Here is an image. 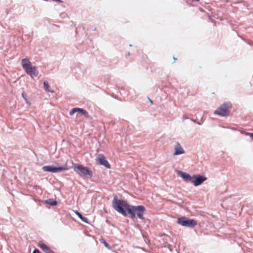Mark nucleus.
<instances>
[{"label": "nucleus", "mask_w": 253, "mask_h": 253, "mask_svg": "<svg viewBox=\"0 0 253 253\" xmlns=\"http://www.w3.org/2000/svg\"><path fill=\"white\" fill-rule=\"evenodd\" d=\"M112 205L116 211L125 216H126L129 213H132L131 211L132 206L129 205L126 201L118 199L117 195L114 196Z\"/></svg>", "instance_id": "1"}, {"label": "nucleus", "mask_w": 253, "mask_h": 253, "mask_svg": "<svg viewBox=\"0 0 253 253\" xmlns=\"http://www.w3.org/2000/svg\"><path fill=\"white\" fill-rule=\"evenodd\" d=\"M22 67L25 70L26 73L32 78L38 75L39 72L36 66L32 65L31 62L26 58H24L21 61Z\"/></svg>", "instance_id": "2"}, {"label": "nucleus", "mask_w": 253, "mask_h": 253, "mask_svg": "<svg viewBox=\"0 0 253 253\" xmlns=\"http://www.w3.org/2000/svg\"><path fill=\"white\" fill-rule=\"evenodd\" d=\"M131 211L132 213H129L132 219H134L136 217L135 213L137 216L141 219H144L143 216L144 213L146 212V210L143 206H132L131 208Z\"/></svg>", "instance_id": "3"}, {"label": "nucleus", "mask_w": 253, "mask_h": 253, "mask_svg": "<svg viewBox=\"0 0 253 253\" xmlns=\"http://www.w3.org/2000/svg\"><path fill=\"white\" fill-rule=\"evenodd\" d=\"M74 171L82 177L91 178L92 176V171L89 169L83 167L82 165L74 164Z\"/></svg>", "instance_id": "4"}, {"label": "nucleus", "mask_w": 253, "mask_h": 253, "mask_svg": "<svg viewBox=\"0 0 253 253\" xmlns=\"http://www.w3.org/2000/svg\"><path fill=\"white\" fill-rule=\"evenodd\" d=\"M177 222L181 226L188 227H193L197 224L196 220L184 216L178 218Z\"/></svg>", "instance_id": "5"}, {"label": "nucleus", "mask_w": 253, "mask_h": 253, "mask_svg": "<svg viewBox=\"0 0 253 253\" xmlns=\"http://www.w3.org/2000/svg\"><path fill=\"white\" fill-rule=\"evenodd\" d=\"M231 105L230 103H224L217 110L214 111V114L222 116H227L230 112Z\"/></svg>", "instance_id": "6"}, {"label": "nucleus", "mask_w": 253, "mask_h": 253, "mask_svg": "<svg viewBox=\"0 0 253 253\" xmlns=\"http://www.w3.org/2000/svg\"><path fill=\"white\" fill-rule=\"evenodd\" d=\"M42 169L44 171L52 173H58L68 169L66 167H55L53 166H45L42 168Z\"/></svg>", "instance_id": "7"}, {"label": "nucleus", "mask_w": 253, "mask_h": 253, "mask_svg": "<svg viewBox=\"0 0 253 253\" xmlns=\"http://www.w3.org/2000/svg\"><path fill=\"white\" fill-rule=\"evenodd\" d=\"M207 179L206 177L201 175H193L192 183L195 186H198Z\"/></svg>", "instance_id": "8"}, {"label": "nucleus", "mask_w": 253, "mask_h": 253, "mask_svg": "<svg viewBox=\"0 0 253 253\" xmlns=\"http://www.w3.org/2000/svg\"><path fill=\"white\" fill-rule=\"evenodd\" d=\"M96 162L101 165L104 166L107 169L110 168V165L107 160H106L105 157L101 154L97 155L96 158Z\"/></svg>", "instance_id": "9"}, {"label": "nucleus", "mask_w": 253, "mask_h": 253, "mask_svg": "<svg viewBox=\"0 0 253 253\" xmlns=\"http://www.w3.org/2000/svg\"><path fill=\"white\" fill-rule=\"evenodd\" d=\"M176 172L177 173L180 175L185 181L192 182L193 176H191L189 174L180 170H176Z\"/></svg>", "instance_id": "10"}, {"label": "nucleus", "mask_w": 253, "mask_h": 253, "mask_svg": "<svg viewBox=\"0 0 253 253\" xmlns=\"http://www.w3.org/2000/svg\"><path fill=\"white\" fill-rule=\"evenodd\" d=\"M80 112L83 115H84L85 117L88 118L89 117L88 114L86 111L83 109L79 108H74L72 109L70 112V115H72L75 112Z\"/></svg>", "instance_id": "11"}, {"label": "nucleus", "mask_w": 253, "mask_h": 253, "mask_svg": "<svg viewBox=\"0 0 253 253\" xmlns=\"http://www.w3.org/2000/svg\"><path fill=\"white\" fill-rule=\"evenodd\" d=\"M184 150L179 142H176L174 147V155H178L184 153Z\"/></svg>", "instance_id": "12"}, {"label": "nucleus", "mask_w": 253, "mask_h": 253, "mask_svg": "<svg viewBox=\"0 0 253 253\" xmlns=\"http://www.w3.org/2000/svg\"><path fill=\"white\" fill-rule=\"evenodd\" d=\"M39 247L45 253H53L49 247L42 242L39 243Z\"/></svg>", "instance_id": "13"}, {"label": "nucleus", "mask_w": 253, "mask_h": 253, "mask_svg": "<svg viewBox=\"0 0 253 253\" xmlns=\"http://www.w3.org/2000/svg\"><path fill=\"white\" fill-rule=\"evenodd\" d=\"M46 203L51 205V206H56L57 204L56 201L52 199H48L45 201Z\"/></svg>", "instance_id": "14"}, {"label": "nucleus", "mask_w": 253, "mask_h": 253, "mask_svg": "<svg viewBox=\"0 0 253 253\" xmlns=\"http://www.w3.org/2000/svg\"><path fill=\"white\" fill-rule=\"evenodd\" d=\"M75 213H76V214L78 216V217L84 222H85V223H87L88 221H87V219L86 218L84 217L82 214L80 213L79 211H75Z\"/></svg>", "instance_id": "15"}, {"label": "nucleus", "mask_w": 253, "mask_h": 253, "mask_svg": "<svg viewBox=\"0 0 253 253\" xmlns=\"http://www.w3.org/2000/svg\"><path fill=\"white\" fill-rule=\"evenodd\" d=\"M43 87L44 89L47 91L50 92H53V90L49 89V85L48 84V83L47 81H44L43 82Z\"/></svg>", "instance_id": "16"}, {"label": "nucleus", "mask_w": 253, "mask_h": 253, "mask_svg": "<svg viewBox=\"0 0 253 253\" xmlns=\"http://www.w3.org/2000/svg\"><path fill=\"white\" fill-rule=\"evenodd\" d=\"M100 241L103 243L107 249L109 250L111 249L110 245H109L103 239H100Z\"/></svg>", "instance_id": "17"}, {"label": "nucleus", "mask_w": 253, "mask_h": 253, "mask_svg": "<svg viewBox=\"0 0 253 253\" xmlns=\"http://www.w3.org/2000/svg\"><path fill=\"white\" fill-rule=\"evenodd\" d=\"M32 253H42L39 251L38 249H35L34 250L33 252Z\"/></svg>", "instance_id": "18"}, {"label": "nucleus", "mask_w": 253, "mask_h": 253, "mask_svg": "<svg viewBox=\"0 0 253 253\" xmlns=\"http://www.w3.org/2000/svg\"><path fill=\"white\" fill-rule=\"evenodd\" d=\"M22 95L23 98L24 99H25V98H26V94H25L24 93H23H23H22Z\"/></svg>", "instance_id": "19"}, {"label": "nucleus", "mask_w": 253, "mask_h": 253, "mask_svg": "<svg viewBox=\"0 0 253 253\" xmlns=\"http://www.w3.org/2000/svg\"><path fill=\"white\" fill-rule=\"evenodd\" d=\"M148 99H149V101H150V102L151 103V104H153V101L151 99H150L149 97H148Z\"/></svg>", "instance_id": "20"}, {"label": "nucleus", "mask_w": 253, "mask_h": 253, "mask_svg": "<svg viewBox=\"0 0 253 253\" xmlns=\"http://www.w3.org/2000/svg\"><path fill=\"white\" fill-rule=\"evenodd\" d=\"M24 100H25V101L27 103L29 104V102H28V101L27 98H25Z\"/></svg>", "instance_id": "21"}, {"label": "nucleus", "mask_w": 253, "mask_h": 253, "mask_svg": "<svg viewBox=\"0 0 253 253\" xmlns=\"http://www.w3.org/2000/svg\"><path fill=\"white\" fill-rule=\"evenodd\" d=\"M173 60H174V61H175L176 60H177V58H175L174 57H173Z\"/></svg>", "instance_id": "22"}, {"label": "nucleus", "mask_w": 253, "mask_h": 253, "mask_svg": "<svg viewBox=\"0 0 253 253\" xmlns=\"http://www.w3.org/2000/svg\"><path fill=\"white\" fill-rule=\"evenodd\" d=\"M251 136L253 137V133H251L250 134Z\"/></svg>", "instance_id": "23"}, {"label": "nucleus", "mask_w": 253, "mask_h": 253, "mask_svg": "<svg viewBox=\"0 0 253 253\" xmlns=\"http://www.w3.org/2000/svg\"><path fill=\"white\" fill-rule=\"evenodd\" d=\"M129 46H131L132 45H131V44H130L129 45Z\"/></svg>", "instance_id": "24"}]
</instances>
